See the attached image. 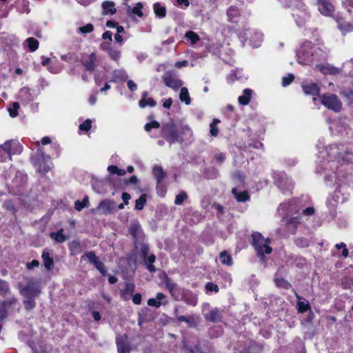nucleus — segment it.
<instances>
[{
  "mask_svg": "<svg viewBox=\"0 0 353 353\" xmlns=\"http://www.w3.org/2000/svg\"><path fill=\"white\" fill-rule=\"evenodd\" d=\"M319 154L316 159V172L324 174V182L326 185L333 187L338 185L336 190L327 199L326 205L332 218L336 216V207L339 202L343 203L348 199L343 192L347 188L353 189V180L343 174V165L339 168L341 162L349 163L352 160V145L346 144H332L324 149V143L319 142L316 145Z\"/></svg>",
  "mask_w": 353,
  "mask_h": 353,
  "instance_id": "f257e3e1",
  "label": "nucleus"
},
{
  "mask_svg": "<svg viewBox=\"0 0 353 353\" xmlns=\"http://www.w3.org/2000/svg\"><path fill=\"white\" fill-rule=\"evenodd\" d=\"M296 201L285 202L277 208L278 213L283 216L281 220V227L277 229V233L282 236H288L289 234H294L298 225L301 223V217H288L289 215L296 212Z\"/></svg>",
  "mask_w": 353,
  "mask_h": 353,
  "instance_id": "f03ea898",
  "label": "nucleus"
},
{
  "mask_svg": "<svg viewBox=\"0 0 353 353\" xmlns=\"http://www.w3.org/2000/svg\"><path fill=\"white\" fill-rule=\"evenodd\" d=\"M319 52H322L319 48L314 46L311 41H304L296 52L298 62L301 65L311 64L314 57H319Z\"/></svg>",
  "mask_w": 353,
  "mask_h": 353,
  "instance_id": "7ed1b4c3",
  "label": "nucleus"
},
{
  "mask_svg": "<svg viewBox=\"0 0 353 353\" xmlns=\"http://www.w3.org/2000/svg\"><path fill=\"white\" fill-rule=\"evenodd\" d=\"M23 151V146L17 139H11L0 144V161L6 162L12 161V156L20 154Z\"/></svg>",
  "mask_w": 353,
  "mask_h": 353,
  "instance_id": "20e7f679",
  "label": "nucleus"
},
{
  "mask_svg": "<svg viewBox=\"0 0 353 353\" xmlns=\"http://www.w3.org/2000/svg\"><path fill=\"white\" fill-rule=\"evenodd\" d=\"M252 245L254 248L257 256L260 257L262 261L265 262L266 258L265 254H269L272 251V248L270 246V239H264L262 234L257 232L252 233Z\"/></svg>",
  "mask_w": 353,
  "mask_h": 353,
  "instance_id": "39448f33",
  "label": "nucleus"
},
{
  "mask_svg": "<svg viewBox=\"0 0 353 353\" xmlns=\"http://www.w3.org/2000/svg\"><path fill=\"white\" fill-rule=\"evenodd\" d=\"M161 132L163 137L170 144L181 143L184 141L183 137L179 134L177 125L172 121L163 124Z\"/></svg>",
  "mask_w": 353,
  "mask_h": 353,
  "instance_id": "423d86ee",
  "label": "nucleus"
},
{
  "mask_svg": "<svg viewBox=\"0 0 353 353\" xmlns=\"http://www.w3.org/2000/svg\"><path fill=\"white\" fill-rule=\"evenodd\" d=\"M49 159V157L46 156L43 150L39 147L37 154L32 156L30 159L37 171L41 174H45L50 169V166L48 163Z\"/></svg>",
  "mask_w": 353,
  "mask_h": 353,
  "instance_id": "0eeeda50",
  "label": "nucleus"
},
{
  "mask_svg": "<svg viewBox=\"0 0 353 353\" xmlns=\"http://www.w3.org/2000/svg\"><path fill=\"white\" fill-rule=\"evenodd\" d=\"M41 292L38 280L33 278L27 279V284L19 286V293L23 297L37 298Z\"/></svg>",
  "mask_w": 353,
  "mask_h": 353,
  "instance_id": "6e6552de",
  "label": "nucleus"
},
{
  "mask_svg": "<svg viewBox=\"0 0 353 353\" xmlns=\"http://www.w3.org/2000/svg\"><path fill=\"white\" fill-rule=\"evenodd\" d=\"M274 183L284 194H291L293 188V181L285 172L274 173Z\"/></svg>",
  "mask_w": 353,
  "mask_h": 353,
  "instance_id": "1a4fd4ad",
  "label": "nucleus"
},
{
  "mask_svg": "<svg viewBox=\"0 0 353 353\" xmlns=\"http://www.w3.org/2000/svg\"><path fill=\"white\" fill-rule=\"evenodd\" d=\"M128 232L134 240L136 249L138 250L141 246V243H145V235L138 220L131 221L128 227Z\"/></svg>",
  "mask_w": 353,
  "mask_h": 353,
  "instance_id": "9d476101",
  "label": "nucleus"
},
{
  "mask_svg": "<svg viewBox=\"0 0 353 353\" xmlns=\"http://www.w3.org/2000/svg\"><path fill=\"white\" fill-rule=\"evenodd\" d=\"M295 6L296 8L293 10L292 15L296 25L302 27L310 20V14L301 3L298 2Z\"/></svg>",
  "mask_w": 353,
  "mask_h": 353,
  "instance_id": "9b49d317",
  "label": "nucleus"
},
{
  "mask_svg": "<svg viewBox=\"0 0 353 353\" xmlns=\"http://www.w3.org/2000/svg\"><path fill=\"white\" fill-rule=\"evenodd\" d=\"M321 102L327 108L336 112L341 110L342 103L336 94L332 93L324 94L321 97Z\"/></svg>",
  "mask_w": 353,
  "mask_h": 353,
  "instance_id": "f8f14e48",
  "label": "nucleus"
},
{
  "mask_svg": "<svg viewBox=\"0 0 353 353\" xmlns=\"http://www.w3.org/2000/svg\"><path fill=\"white\" fill-rule=\"evenodd\" d=\"M138 250H139L141 257L144 261V264L146 267V269L150 272H155L157 271V269L153 265V263L156 261V256L153 254H151L150 255L148 256V245L146 243H141V246Z\"/></svg>",
  "mask_w": 353,
  "mask_h": 353,
  "instance_id": "ddd939ff",
  "label": "nucleus"
},
{
  "mask_svg": "<svg viewBox=\"0 0 353 353\" xmlns=\"http://www.w3.org/2000/svg\"><path fill=\"white\" fill-rule=\"evenodd\" d=\"M242 37L245 41L249 40L250 45L253 48L259 47L263 39V34L261 32L250 28L244 30Z\"/></svg>",
  "mask_w": 353,
  "mask_h": 353,
  "instance_id": "4468645a",
  "label": "nucleus"
},
{
  "mask_svg": "<svg viewBox=\"0 0 353 353\" xmlns=\"http://www.w3.org/2000/svg\"><path fill=\"white\" fill-rule=\"evenodd\" d=\"M174 315L176 316L175 322L176 323H182L185 322L188 327L190 328H196L197 327L199 322L200 317L196 314H192L189 316H183L178 314V309L175 308L174 311Z\"/></svg>",
  "mask_w": 353,
  "mask_h": 353,
  "instance_id": "2eb2a0df",
  "label": "nucleus"
},
{
  "mask_svg": "<svg viewBox=\"0 0 353 353\" xmlns=\"http://www.w3.org/2000/svg\"><path fill=\"white\" fill-rule=\"evenodd\" d=\"M162 80L167 87L171 88L174 90L179 89L183 85V81L177 78L174 71H167L165 72L162 76Z\"/></svg>",
  "mask_w": 353,
  "mask_h": 353,
  "instance_id": "dca6fc26",
  "label": "nucleus"
},
{
  "mask_svg": "<svg viewBox=\"0 0 353 353\" xmlns=\"http://www.w3.org/2000/svg\"><path fill=\"white\" fill-rule=\"evenodd\" d=\"M86 258L88 261L94 265V266L100 272L103 276H106L108 272L104 264L99 260V258L92 251L88 252L82 256Z\"/></svg>",
  "mask_w": 353,
  "mask_h": 353,
  "instance_id": "f3484780",
  "label": "nucleus"
},
{
  "mask_svg": "<svg viewBox=\"0 0 353 353\" xmlns=\"http://www.w3.org/2000/svg\"><path fill=\"white\" fill-rule=\"evenodd\" d=\"M165 288L169 291L170 295L174 301H179L180 293L183 288H180L177 283H174L170 277L165 276L164 279Z\"/></svg>",
  "mask_w": 353,
  "mask_h": 353,
  "instance_id": "a211bd4d",
  "label": "nucleus"
},
{
  "mask_svg": "<svg viewBox=\"0 0 353 353\" xmlns=\"http://www.w3.org/2000/svg\"><path fill=\"white\" fill-rule=\"evenodd\" d=\"M179 301H183L186 304L194 307L197 304V295L190 290L183 288L180 293Z\"/></svg>",
  "mask_w": 353,
  "mask_h": 353,
  "instance_id": "6ab92c4d",
  "label": "nucleus"
},
{
  "mask_svg": "<svg viewBox=\"0 0 353 353\" xmlns=\"http://www.w3.org/2000/svg\"><path fill=\"white\" fill-rule=\"evenodd\" d=\"M116 344L118 353H130L131 345L125 334L117 336Z\"/></svg>",
  "mask_w": 353,
  "mask_h": 353,
  "instance_id": "aec40b11",
  "label": "nucleus"
},
{
  "mask_svg": "<svg viewBox=\"0 0 353 353\" xmlns=\"http://www.w3.org/2000/svg\"><path fill=\"white\" fill-rule=\"evenodd\" d=\"M168 304L167 296L162 292H158L155 298H151L148 300V305L151 307L159 308L161 305Z\"/></svg>",
  "mask_w": 353,
  "mask_h": 353,
  "instance_id": "412c9836",
  "label": "nucleus"
},
{
  "mask_svg": "<svg viewBox=\"0 0 353 353\" xmlns=\"http://www.w3.org/2000/svg\"><path fill=\"white\" fill-rule=\"evenodd\" d=\"M17 299L14 296L10 297L6 300L0 301V320L6 319L8 316V310L10 308L17 302Z\"/></svg>",
  "mask_w": 353,
  "mask_h": 353,
  "instance_id": "4be33fe9",
  "label": "nucleus"
},
{
  "mask_svg": "<svg viewBox=\"0 0 353 353\" xmlns=\"http://www.w3.org/2000/svg\"><path fill=\"white\" fill-rule=\"evenodd\" d=\"M81 63L85 68V70L88 72L94 71L97 65V56L94 52L91 53L88 59H82Z\"/></svg>",
  "mask_w": 353,
  "mask_h": 353,
  "instance_id": "5701e85b",
  "label": "nucleus"
},
{
  "mask_svg": "<svg viewBox=\"0 0 353 353\" xmlns=\"http://www.w3.org/2000/svg\"><path fill=\"white\" fill-rule=\"evenodd\" d=\"M316 4L319 11L325 16H330L333 11L334 7L332 3L327 0H316Z\"/></svg>",
  "mask_w": 353,
  "mask_h": 353,
  "instance_id": "b1692460",
  "label": "nucleus"
},
{
  "mask_svg": "<svg viewBox=\"0 0 353 353\" xmlns=\"http://www.w3.org/2000/svg\"><path fill=\"white\" fill-rule=\"evenodd\" d=\"M18 99L21 101L22 104L27 105L34 100V96L29 88L23 87L19 92Z\"/></svg>",
  "mask_w": 353,
  "mask_h": 353,
  "instance_id": "393cba45",
  "label": "nucleus"
},
{
  "mask_svg": "<svg viewBox=\"0 0 353 353\" xmlns=\"http://www.w3.org/2000/svg\"><path fill=\"white\" fill-rule=\"evenodd\" d=\"M114 204L113 201L104 199L99 203L96 210L100 212L101 214H110L114 210Z\"/></svg>",
  "mask_w": 353,
  "mask_h": 353,
  "instance_id": "a878e982",
  "label": "nucleus"
},
{
  "mask_svg": "<svg viewBox=\"0 0 353 353\" xmlns=\"http://www.w3.org/2000/svg\"><path fill=\"white\" fill-rule=\"evenodd\" d=\"M206 321L212 323H219L222 321V311L218 308L211 310L209 312L204 314Z\"/></svg>",
  "mask_w": 353,
  "mask_h": 353,
  "instance_id": "bb28decb",
  "label": "nucleus"
},
{
  "mask_svg": "<svg viewBox=\"0 0 353 353\" xmlns=\"http://www.w3.org/2000/svg\"><path fill=\"white\" fill-rule=\"evenodd\" d=\"M125 6L126 8V13L129 17L132 18L134 15H137L139 17H143V13L142 12V9L143 8V5L141 2L136 3V6L134 8H131V6L127 3H125Z\"/></svg>",
  "mask_w": 353,
  "mask_h": 353,
  "instance_id": "cd10ccee",
  "label": "nucleus"
},
{
  "mask_svg": "<svg viewBox=\"0 0 353 353\" xmlns=\"http://www.w3.org/2000/svg\"><path fill=\"white\" fill-rule=\"evenodd\" d=\"M302 89L307 95L316 96L319 94L320 89L315 83H303Z\"/></svg>",
  "mask_w": 353,
  "mask_h": 353,
  "instance_id": "c85d7f7f",
  "label": "nucleus"
},
{
  "mask_svg": "<svg viewBox=\"0 0 353 353\" xmlns=\"http://www.w3.org/2000/svg\"><path fill=\"white\" fill-rule=\"evenodd\" d=\"M148 97V91H144L143 92H142L141 99L139 101V105L141 108H144L146 106H150L152 108L156 106L157 102L154 100V99Z\"/></svg>",
  "mask_w": 353,
  "mask_h": 353,
  "instance_id": "c756f323",
  "label": "nucleus"
},
{
  "mask_svg": "<svg viewBox=\"0 0 353 353\" xmlns=\"http://www.w3.org/2000/svg\"><path fill=\"white\" fill-rule=\"evenodd\" d=\"M41 258H42L43 265H44L45 268L48 271L52 270V268H54V263L53 259L50 256V252L49 250H48V249L43 250L42 254H41Z\"/></svg>",
  "mask_w": 353,
  "mask_h": 353,
  "instance_id": "7c9ffc66",
  "label": "nucleus"
},
{
  "mask_svg": "<svg viewBox=\"0 0 353 353\" xmlns=\"http://www.w3.org/2000/svg\"><path fill=\"white\" fill-rule=\"evenodd\" d=\"M296 297L297 299L296 307L299 312L304 313L311 310L309 302L305 298L301 297L299 294H296Z\"/></svg>",
  "mask_w": 353,
  "mask_h": 353,
  "instance_id": "2f4dec72",
  "label": "nucleus"
},
{
  "mask_svg": "<svg viewBox=\"0 0 353 353\" xmlns=\"http://www.w3.org/2000/svg\"><path fill=\"white\" fill-rule=\"evenodd\" d=\"M107 183V181L98 180L97 179H92L91 181V184L93 190L98 194H104L105 192V189L104 188V186Z\"/></svg>",
  "mask_w": 353,
  "mask_h": 353,
  "instance_id": "473e14b6",
  "label": "nucleus"
},
{
  "mask_svg": "<svg viewBox=\"0 0 353 353\" xmlns=\"http://www.w3.org/2000/svg\"><path fill=\"white\" fill-rule=\"evenodd\" d=\"M319 70L324 74H337L341 72V69L334 65L326 64V65H317L316 66Z\"/></svg>",
  "mask_w": 353,
  "mask_h": 353,
  "instance_id": "72a5a7b5",
  "label": "nucleus"
},
{
  "mask_svg": "<svg viewBox=\"0 0 353 353\" xmlns=\"http://www.w3.org/2000/svg\"><path fill=\"white\" fill-rule=\"evenodd\" d=\"M128 75L125 70L123 69L114 70L112 72V79L110 81V82L117 83L119 81H124L127 80Z\"/></svg>",
  "mask_w": 353,
  "mask_h": 353,
  "instance_id": "f704fd0d",
  "label": "nucleus"
},
{
  "mask_svg": "<svg viewBox=\"0 0 353 353\" xmlns=\"http://www.w3.org/2000/svg\"><path fill=\"white\" fill-rule=\"evenodd\" d=\"M103 8V14H114L117 12L115 4L113 1H105L101 4Z\"/></svg>",
  "mask_w": 353,
  "mask_h": 353,
  "instance_id": "c9c22d12",
  "label": "nucleus"
},
{
  "mask_svg": "<svg viewBox=\"0 0 353 353\" xmlns=\"http://www.w3.org/2000/svg\"><path fill=\"white\" fill-rule=\"evenodd\" d=\"M232 193L239 202H245L250 200V195L247 191L239 192L237 188H233Z\"/></svg>",
  "mask_w": 353,
  "mask_h": 353,
  "instance_id": "e433bc0d",
  "label": "nucleus"
},
{
  "mask_svg": "<svg viewBox=\"0 0 353 353\" xmlns=\"http://www.w3.org/2000/svg\"><path fill=\"white\" fill-rule=\"evenodd\" d=\"M153 174L158 182V188L161 187V183L163 181L165 176V173L162 167L155 165L153 168Z\"/></svg>",
  "mask_w": 353,
  "mask_h": 353,
  "instance_id": "4c0bfd02",
  "label": "nucleus"
},
{
  "mask_svg": "<svg viewBox=\"0 0 353 353\" xmlns=\"http://www.w3.org/2000/svg\"><path fill=\"white\" fill-rule=\"evenodd\" d=\"M252 92V90L250 88L245 89L243 92V95L239 96L238 98L239 103L243 105H248L250 101Z\"/></svg>",
  "mask_w": 353,
  "mask_h": 353,
  "instance_id": "58836bf2",
  "label": "nucleus"
},
{
  "mask_svg": "<svg viewBox=\"0 0 353 353\" xmlns=\"http://www.w3.org/2000/svg\"><path fill=\"white\" fill-rule=\"evenodd\" d=\"M228 20L232 23H236L239 15V11L235 6H231L227 12Z\"/></svg>",
  "mask_w": 353,
  "mask_h": 353,
  "instance_id": "ea45409f",
  "label": "nucleus"
},
{
  "mask_svg": "<svg viewBox=\"0 0 353 353\" xmlns=\"http://www.w3.org/2000/svg\"><path fill=\"white\" fill-rule=\"evenodd\" d=\"M153 10L156 17L159 18H164L166 16V8L160 3H155L153 5Z\"/></svg>",
  "mask_w": 353,
  "mask_h": 353,
  "instance_id": "a19ab883",
  "label": "nucleus"
},
{
  "mask_svg": "<svg viewBox=\"0 0 353 353\" xmlns=\"http://www.w3.org/2000/svg\"><path fill=\"white\" fill-rule=\"evenodd\" d=\"M50 237L59 243H62L67 239L66 236L63 234V229H60L56 232H51L50 234Z\"/></svg>",
  "mask_w": 353,
  "mask_h": 353,
  "instance_id": "79ce46f5",
  "label": "nucleus"
},
{
  "mask_svg": "<svg viewBox=\"0 0 353 353\" xmlns=\"http://www.w3.org/2000/svg\"><path fill=\"white\" fill-rule=\"evenodd\" d=\"M337 27L343 34H345L353 30V25L350 22L338 21Z\"/></svg>",
  "mask_w": 353,
  "mask_h": 353,
  "instance_id": "37998d69",
  "label": "nucleus"
},
{
  "mask_svg": "<svg viewBox=\"0 0 353 353\" xmlns=\"http://www.w3.org/2000/svg\"><path fill=\"white\" fill-rule=\"evenodd\" d=\"M69 250L72 254H78L82 252L81 242L79 240H74L68 245Z\"/></svg>",
  "mask_w": 353,
  "mask_h": 353,
  "instance_id": "c03bdc74",
  "label": "nucleus"
},
{
  "mask_svg": "<svg viewBox=\"0 0 353 353\" xmlns=\"http://www.w3.org/2000/svg\"><path fill=\"white\" fill-rule=\"evenodd\" d=\"M221 46L219 43H210L207 46L208 52L214 56L219 57L221 54Z\"/></svg>",
  "mask_w": 353,
  "mask_h": 353,
  "instance_id": "a18cd8bd",
  "label": "nucleus"
},
{
  "mask_svg": "<svg viewBox=\"0 0 353 353\" xmlns=\"http://www.w3.org/2000/svg\"><path fill=\"white\" fill-rule=\"evenodd\" d=\"M179 134L183 137L184 141H190L193 133L191 128L188 125H183L181 127V132H179Z\"/></svg>",
  "mask_w": 353,
  "mask_h": 353,
  "instance_id": "49530a36",
  "label": "nucleus"
},
{
  "mask_svg": "<svg viewBox=\"0 0 353 353\" xmlns=\"http://www.w3.org/2000/svg\"><path fill=\"white\" fill-rule=\"evenodd\" d=\"M11 290L8 282L0 279V296H6L10 294Z\"/></svg>",
  "mask_w": 353,
  "mask_h": 353,
  "instance_id": "de8ad7c7",
  "label": "nucleus"
},
{
  "mask_svg": "<svg viewBox=\"0 0 353 353\" xmlns=\"http://www.w3.org/2000/svg\"><path fill=\"white\" fill-rule=\"evenodd\" d=\"M179 99L181 102L185 103V105H190L191 103V98L190 97L188 90L185 87H183L181 89L179 94Z\"/></svg>",
  "mask_w": 353,
  "mask_h": 353,
  "instance_id": "09e8293b",
  "label": "nucleus"
},
{
  "mask_svg": "<svg viewBox=\"0 0 353 353\" xmlns=\"http://www.w3.org/2000/svg\"><path fill=\"white\" fill-rule=\"evenodd\" d=\"M135 288V285L132 283H125V288L121 290V296L124 300H127L126 294H132Z\"/></svg>",
  "mask_w": 353,
  "mask_h": 353,
  "instance_id": "8fccbe9b",
  "label": "nucleus"
},
{
  "mask_svg": "<svg viewBox=\"0 0 353 353\" xmlns=\"http://www.w3.org/2000/svg\"><path fill=\"white\" fill-rule=\"evenodd\" d=\"M262 347L255 343H251L240 353H261Z\"/></svg>",
  "mask_w": 353,
  "mask_h": 353,
  "instance_id": "3c124183",
  "label": "nucleus"
},
{
  "mask_svg": "<svg viewBox=\"0 0 353 353\" xmlns=\"http://www.w3.org/2000/svg\"><path fill=\"white\" fill-rule=\"evenodd\" d=\"M219 259L222 264L230 266L232 265V259L226 251H222L219 254Z\"/></svg>",
  "mask_w": 353,
  "mask_h": 353,
  "instance_id": "603ef678",
  "label": "nucleus"
},
{
  "mask_svg": "<svg viewBox=\"0 0 353 353\" xmlns=\"http://www.w3.org/2000/svg\"><path fill=\"white\" fill-rule=\"evenodd\" d=\"M25 299L23 301V304L26 310L30 311L33 310L36 307L35 299L33 297H24Z\"/></svg>",
  "mask_w": 353,
  "mask_h": 353,
  "instance_id": "864d4df0",
  "label": "nucleus"
},
{
  "mask_svg": "<svg viewBox=\"0 0 353 353\" xmlns=\"http://www.w3.org/2000/svg\"><path fill=\"white\" fill-rule=\"evenodd\" d=\"M25 43L27 44L30 52H34L39 48V41L34 37H29Z\"/></svg>",
  "mask_w": 353,
  "mask_h": 353,
  "instance_id": "5fc2aeb1",
  "label": "nucleus"
},
{
  "mask_svg": "<svg viewBox=\"0 0 353 353\" xmlns=\"http://www.w3.org/2000/svg\"><path fill=\"white\" fill-rule=\"evenodd\" d=\"M89 204L88 196H85L82 201L77 200L74 202V208L77 211L82 210L85 207H87Z\"/></svg>",
  "mask_w": 353,
  "mask_h": 353,
  "instance_id": "6e6d98bb",
  "label": "nucleus"
},
{
  "mask_svg": "<svg viewBox=\"0 0 353 353\" xmlns=\"http://www.w3.org/2000/svg\"><path fill=\"white\" fill-rule=\"evenodd\" d=\"M185 37L188 40L190 41V43L192 45L195 44L197 41H199L200 40L199 36L196 32H194V31H192V30H189V31L186 32V33L185 34Z\"/></svg>",
  "mask_w": 353,
  "mask_h": 353,
  "instance_id": "4d7b16f0",
  "label": "nucleus"
},
{
  "mask_svg": "<svg viewBox=\"0 0 353 353\" xmlns=\"http://www.w3.org/2000/svg\"><path fill=\"white\" fill-rule=\"evenodd\" d=\"M221 122L219 119H214L210 125V133L212 137H216L219 134V128L216 127V125Z\"/></svg>",
  "mask_w": 353,
  "mask_h": 353,
  "instance_id": "13d9d810",
  "label": "nucleus"
},
{
  "mask_svg": "<svg viewBox=\"0 0 353 353\" xmlns=\"http://www.w3.org/2000/svg\"><path fill=\"white\" fill-rule=\"evenodd\" d=\"M274 281L277 287L282 288L285 290H288L292 287L291 284L283 278H276Z\"/></svg>",
  "mask_w": 353,
  "mask_h": 353,
  "instance_id": "bf43d9fd",
  "label": "nucleus"
},
{
  "mask_svg": "<svg viewBox=\"0 0 353 353\" xmlns=\"http://www.w3.org/2000/svg\"><path fill=\"white\" fill-rule=\"evenodd\" d=\"M146 201V194H141V196L135 201V209L138 210H141L144 208Z\"/></svg>",
  "mask_w": 353,
  "mask_h": 353,
  "instance_id": "052dcab7",
  "label": "nucleus"
},
{
  "mask_svg": "<svg viewBox=\"0 0 353 353\" xmlns=\"http://www.w3.org/2000/svg\"><path fill=\"white\" fill-rule=\"evenodd\" d=\"M188 199V195L185 191H181L175 197L174 204L181 205Z\"/></svg>",
  "mask_w": 353,
  "mask_h": 353,
  "instance_id": "680f3d73",
  "label": "nucleus"
},
{
  "mask_svg": "<svg viewBox=\"0 0 353 353\" xmlns=\"http://www.w3.org/2000/svg\"><path fill=\"white\" fill-rule=\"evenodd\" d=\"M19 103L18 102H13L11 106L8 108L9 114L11 117L14 118L18 115V110L19 109Z\"/></svg>",
  "mask_w": 353,
  "mask_h": 353,
  "instance_id": "e2e57ef3",
  "label": "nucleus"
},
{
  "mask_svg": "<svg viewBox=\"0 0 353 353\" xmlns=\"http://www.w3.org/2000/svg\"><path fill=\"white\" fill-rule=\"evenodd\" d=\"M294 243L300 248H307L310 245V241L304 237H299L296 239Z\"/></svg>",
  "mask_w": 353,
  "mask_h": 353,
  "instance_id": "0e129e2a",
  "label": "nucleus"
},
{
  "mask_svg": "<svg viewBox=\"0 0 353 353\" xmlns=\"http://www.w3.org/2000/svg\"><path fill=\"white\" fill-rule=\"evenodd\" d=\"M108 54L110 58L115 61H118L120 59L121 52L114 48H109Z\"/></svg>",
  "mask_w": 353,
  "mask_h": 353,
  "instance_id": "69168bd1",
  "label": "nucleus"
},
{
  "mask_svg": "<svg viewBox=\"0 0 353 353\" xmlns=\"http://www.w3.org/2000/svg\"><path fill=\"white\" fill-rule=\"evenodd\" d=\"M91 127H92V121L90 119H88L84 122H83L82 123H81L79 125V128L81 131L88 132L90 130Z\"/></svg>",
  "mask_w": 353,
  "mask_h": 353,
  "instance_id": "338daca9",
  "label": "nucleus"
},
{
  "mask_svg": "<svg viewBox=\"0 0 353 353\" xmlns=\"http://www.w3.org/2000/svg\"><path fill=\"white\" fill-rule=\"evenodd\" d=\"M205 174L209 179H216L219 176V172L216 168H210L206 170Z\"/></svg>",
  "mask_w": 353,
  "mask_h": 353,
  "instance_id": "774afa93",
  "label": "nucleus"
}]
</instances>
